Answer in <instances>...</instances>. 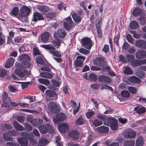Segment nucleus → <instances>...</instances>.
I'll use <instances>...</instances> for the list:
<instances>
[{"mask_svg": "<svg viewBox=\"0 0 146 146\" xmlns=\"http://www.w3.org/2000/svg\"><path fill=\"white\" fill-rule=\"evenodd\" d=\"M13 124L16 130L21 131L24 130L25 128L23 126L20 125L16 121H14L13 122Z\"/></svg>", "mask_w": 146, "mask_h": 146, "instance_id": "22", "label": "nucleus"}, {"mask_svg": "<svg viewBox=\"0 0 146 146\" xmlns=\"http://www.w3.org/2000/svg\"><path fill=\"white\" fill-rule=\"evenodd\" d=\"M137 46L140 48L146 49V42L142 40H137L135 42Z\"/></svg>", "mask_w": 146, "mask_h": 146, "instance_id": "20", "label": "nucleus"}, {"mask_svg": "<svg viewBox=\"0 0 146 146\" xmlns=\"http://www.w3.org/2000/svg\"><path fill=\"white\" fill-rule=\"evenodd\" d=\"M94 62L95 64L102 67L104 64V61L101 58H98L94 61Z\"/></svg>", "mask_w": 146, "mask_h": 146, "instance_id": "25", "label": "nucleus"}, {"mask_svg": "<svg viewBox=\"0 0 146 146\" xmlns=\"http://www.w3.org/2000/svg\"><path fill=\"white\" fill-rule=\"evenodd\" d=\"M136 57L137 59H143L146 58V51L144 50H138L136 53Z\"/></svg>", "mask_w": 146, "mask_h": 146, "instance_id": "15", "label": "nucleus"}, {"mask_svg": "<svg viewBox=\"0 0 146 146\" xmlns=\"http://www.w3.org/2000/svg\"><path fill=\"white\" fill-rule=\"evenodd\" d=\"M134 110L138 114H142L145 112L146 110L144 107L137 106L134 108Z\"/></svg>", "mask_w": 146, "mask_h": 146, "instance_id": "27", "label": "nucleus"}, {"mask_svg": "<svg viewBox=\"0 0 146 146\" xmlns=\"http://www.w3.org/2000/svg\"><path fill=\"white\" fill-rule=\"evenodd\" d=\"M19 60L22 62L25 68H29L31 65V64L29 61L30 58L27 54L21 55L19 56Z\"/></svg>", "mask_w": 146, "mask_h": 146, "instance_id": "4", "label": "nucleus"}, {"mask_svg": "<svg viewBox=\"0 0 146 146\" xmlns=\"http://www.w3.org/2000/svg\"><path fill=\"white\" fill-rule=\"evenodd\" d=\"M60 40L59 39H55L52 42L53 45L55 47H58L60 44Z\"/></svg>", "mask_w": 146, "mask_h": 146, "instance_id": "46", "label": "nucleus"}, {"mask_svg": "<svg viewBox=\"0 0 146 146\" xmlns=\"http://www.w3.org/2000/svg\"><path fill=\"white\" fill-rule=\"evenodd\" d=\"M57 34L60 37L64 38L66 35V31L64 29H59L58 30Z\"/></svg>", "mask_w": 146, "mask_h": 146, "instance_id": "28", "label": "nucleus"}, {"mask_svg": "<svg viewBox=\"0 0 146 146\" xmlns=\"http://www.w3.org/2000/svg\"><path fill=\"white\" fill-rule=\"evenodd\" d=\"M25 119V117L22 116L20 115L18 116L17 118V120L21 123L23 122L24 121Z\"/></svg>", "mask_w": 146, "mask_h": 146, "instance_id": "59", "label": "nucleus"}, {"mask_svg": "<svg viewBox=\"0 0 146 146\" xmlns=\"http://www.w3.org/2000/svg\"><path fill=\"white\" fill-rule=\"evenodd\" d=\"M130 28L133 29H134L139 27V24L136 21H133L130 23L129 25Z\"/></svg>", "mask_w": 146, "mask_h": 146, "instance_id": "35", "label": "nucleus"}, {"mask_svg": "<svg viewBox=\"0 0 146 146\" xmlns=\"http://www.w3.org/2000/svg\"><path fill=\"white\" fill-rule=\"evenodd\" d=\"M41 76L43 78L49 79L52 78L53 77L52 75L48 72H43L40 73Z\"/></svg>", "mask_w": 146, "mask_h": 146, "instance_id": "31", "label": "nucleus"}, {"mask_svg": "<svg viewBox=\"0 0 146 146\" xmlns=\"http://www.w3.org/2000/svg\"><path fill=\"white\" fill-rule=\"evenodd\" d=\"M42 19H43V17L42 15L39 13L36 12L34 13L32 20L36 22L38 19V20H41Z\"/></svg>", "mask_w": 146, "mask_h": 146, "instance_id": "21", "label": "nucleus"}, {"mask_svg": "<svg viewBox=\"0 0 146 146\" xmlns=\"http://www.w3.org/2000/svg\"><path fill=\"white\" fill-rule=\"evenodd\" d=\"M4 139L7 141H11L13 139V138L9 133H5L3 135Z\"/></svg>", "mask_w": 146, "mask_h": 146, "instance_id": "34", "label": "nucleus"}, {"mask_svg": "<svg viewBox=\"0 0 146 146\" xmlns=\"http://www.w3.org/2000/svg\"><path fill=\"white\" fill-rule=\"evenodd\" d=\"M50 35L49 33L48 32L44 33L40 35L41 40L44 42H48Z\"/></svg>", "mask_w": 146, "mask_h": 146, "instance_id": "17", "label": "nucleus"}, {"mask_svg": "<svg viewBox=\"0 0 146 146\" xmlns=\"http://www.w3.org/2000/svg\"><path fill=\"white\" fill-rule=\"evenodd\" d=\"M38 81L40 83L44 84L46 86L49 85L50 83L48 80L41 78L38 79Z\"/></svg>", "mask_w": 146, "mask_h": 146, "instance_id": "42", "label": "nucleus"}, {"mask_svg": "<svg viewBox=\"0 0 146 146\" xmlns=\"http://www.w3.org/2000/svg\"><path fill=\"white\" fill-rule=\"evenodd\" d=\"M87 73H85L83 75V78L84 79L86 80H91V74H90L89 75L88 78L87 77Z\"/></svg>", "mask_w": 146, "mask_h": 146, "instance_id": "63", "label": "nucleus"}, {"mask_svg": "<svg viewBox=\"0 0 146 146\" xmlns=\"http://www.w3.org/2000/svg\"><path fill=\"white\" fill-rule=\"evenodd\" d=\"M135 74L137 76L141 78H143L145 74V73L139 70H136Z\"/></svg>", "mask_w": 146, "mask_h": 146, "instance_id": "43", "label": "nucleus"}, {"mask_svg": "<svg viewBox=\"0 0 146 146\" xmlns=\"http://www.w3.org/2000/svg\"><path fill=\"white\" fill-rule=\"evenodd\" d=\"M91 40L90 38L85 37L82 40V45L86 48L90 50L91 47Z\"/></svg>", "mask_w": 146, "mask_h": 146, "instance_id": "10", "label": "nucleus"}, {"mask_svg": "<svg viewBox=\"0 0 146 146\" xmlns=\"http://www.w3.org/2000/svg\"><path fill=\"white\" fill-rule=\"evenodd\" d=\"M43 48L49 50L50 52L53 56L58 57H60L61 54L58 51H55V48L51 44L43 45H41Z\"/></svg>", "mask_w": 146, "mask_h": 146, "instance_id": "7", "label": "nucleus"}, {"mask_svg": "<svg viewBox=\"0 0 146 146\" xmlns=\"http://www.w3.org/2000/svg\"><path fill=\"white\" fill-rule=\"evenodd\" d=\"M24 125L27 131H29L32 130L33 129L32 127L28 123H25L24 124Z\"/></svg>", "mask_w": 146, "mask_h": 146, "instance_id": "51", "label": "nucleus"}, {"mask_svg": "<svg viewBox=\"0 0 146 146\" xmlns=\"http://www.w3.org/2000/svg\"><path fill=\"white\" fill-rule=\"evenodd\" d=\"M102 19L101 17H98L97 19L96 22V28L100 27V25L102 23Z\"/></svg>", "mask_w": 146, "mask_h": 146, "instance_id": "49", "label": "nucleus"}, {"mask_svg": "<svg viewBox=\"0 0 146 146\" xmlns=\"http://www.w3.org/2000/svg\"><path fill=\"white\" fill-rule=\"evenodd\" d=\"M143 144V142L142 138L139 137L137 139L136 141V145L137 146H142Z\"/></svg>", "mask_w": 146, "mask_h": 146, "instance_id": "44", "label": "nucleus"}, {"mask_svg": "<svg viewBox=\"0 0 146 146\" xmlns=\"http://www.w3.org/2000/svg\"><path fill=\"white\" fill-rule=\"evenodd\" d=\"M72 17L75 22H79L81 19L80 17L76 13H74L72 15Z\"/></svg>", "mask_w": 146, "mask_h": 146, "instance_id": "40", "label": "nucleus"}, {"mask_svg": "<svg viewBox=\"0 0 146 146\" xmlns=\"http://www.w3.org/2000/svg\"><path fill=\"white\" fill-rule=\"evenodd\" d=\"M49 143V141L46 139H40L38 145V146H44Z\"/></svg>", "mask_w": 146, "mask_h": 146, "instance_id": "33", "label": "nucleus"}, {"mask_svg": "<svg viewBox=\"0 0 146 146\" xmlns=\"http://www.w3.org/2000/svg\"><path fill=\"white\" fill-rule=\"evenodd\" d=\"M98 33V36L99 38H101L102 36V33L100 27L96 28Z\"/></svg>", "mask_w": 146, "mask_h": 146, "instance_id": "62", "label": "nucleus"}, {"mask_svg": "<svg viewBox=\"0 0 146 146\" xmlns=\"http://www.w3.org/2000/svg\"><path fill=\"white\" fill-rule=\"evenodd\" d=\"M127 39V40L132 44H133V43L134 38L133 37L129 34H128L126 36Z\"/></svg>", "mask_w": 146, "mask_h": 146, "instance_id": "50", "label": "nucleus"}, {"mask_svg": "<svg viewBox=\"0 0 146 146\" xmlns=\"http://www.w3.org/2000/svg\"><path fill=\"white\" fill-rule=\"evenodd\" d=\"M98 80L102 82L110 83L111 82L110 78L107 76H100L98 78Z\"/></svg>", "mask_w": 146, "mask_h": 146, "instance_id": "24", "label": "nucleus"}, {"mask_svg": "<svg viewBox=\"0 0 146 146\" xmlns=\"http://www.w3.org/2000/svg\"><path fill=\"white\" fill-rule=\"evenodd\" d=\"M22 138H18V141L20 144L21 146H27L28 144V141L27 140V139L30 141L31 144L32 146H36L37 144L36 141L33 139V135L31 133H27L26 132H22L21 133Z\"/></svg>", "mask_w": 146, "mask_h": 146, "instance_id": "1", "label": "nucleus"}, {"mask_svg": "<svg viewBox=\"0 0 146 146\" xmlns=\"http://www.w3.org/2000/svg\"><path fill=\"white\" fill-rule=\"evenodd\" d=\"M126 57L129 61H132L134 59V56L133 55L127 54L126 55Z\"/></svg>", "mask_w": 146, "mask_h": 146, "instance_id": "58", "label": "nucleus"}, {"mask_svg": "<svg viewBox=\"0 0 146 146\" xmlns=\"http://www.w3.org/2000/svg\"><path fill=\"white\" fill-rule=\"evenodd\" d=\"M45 93L49 97L54 96L56 97V93L53 91L48 90H46L45 92Z\"/></svg>", "mask_w": 146, "mask_h": 146, "instance_id": "45", "label": "nucleus"}, {"mask_svg": "<svg viewBox=\"0 0 146 146\" xmlns=\"http://www.w3.org/2000/svg\"><path fill=\"white\" fill-rule=\"evenodd\" d=\"M73 23L71 17H68L64 20L63 26L66 30H69L73 26Z\"/></svg>", "mask_w": 146, "mask_h": 146, "instance_id": "9", "label": "nucleus"}, {"mask_svg": "<svg viewBox=\"0 0 146 146\" xmlns=\"http://www.w3.org/2000/svg\"><path fill=\"white\" fill-rule=\"evenodd\" d=\"M69 136L72 137L73 140H76L78 137L79 133L78 131L76 130H73L70 133H68Z\"/></svg>", "mask_w": 146, "mask_h": 146, "instance_id": "19", "label": "nucleus"}, {"mask_svg": "<svg viewBox=\"0 0 146 146\" xmlns=\"http://www.w3.org/2000/svg\"><path fill=\"white\" fill-rule=\"evenodd\" d=\"M7 71L3 69H0V77H3L6 75Z\"/></svg>", "mask_w": 146, "mask_h": 146, "instance_id": "57", "label": "nucleus"}, {"mask_svg": "<svg viewBox=\"0 0 146 146\" xmlns=\"http://www.w3.org/2000/svg\"><path fill=\"white\" fill-rule=\"evenodd\" d=\"M85 122V120L82 116H80L76 120L75 123L76 125H80L83 124Z\"/></svg>", "mask_w": 146, "mask_h": 146, "instance_id": "30", "label": "nucleus"}, {"mask_svg": "<svg viewBox=\"0 0 146 146\" xmlns=\"http://www.w3.org/2000/svg\"><path fill=\"white\" fill-rule=\"evenodd\" d=\"M123 73L129 75L133 74V71L130 68L127 67L125 68Z\"/></svg>", "mask_w": 146, "mask_h": 146, "instance_id": "41", "label": "nucleus"}, {"mask_svg": "<svg viewBox=\"0 0 146 146\" xmlns=\"http://www.w3.org/2000/svg\"><path fill=\"white\" fill-rule=\"evenodd\" d=\"M36 8L41 13L48 12L50 10L47 7L43 5H38L36 6Z\"/></svg>", "mask_w": 146, "mask_h": 146, "instance_id": "18", "label": "nucleus"}, {"mask_svg": "<svg viewBox=\"0 0 146 146\" xmlns=\"http://www.w3.org/2000/svg\"><path fill=\"white\" fill-rule=\"evenodd\" d=\"M18 105L20 106L23 108H27L30 106L29 104L24 103H19Z\"/></svg>", "mask_w": 146, "mask_h": 146, "instance_id": "60", "label": "nucleus"}, {"mask_svg": "<svg viewBox=\"0 0 146 146\" xmlns=\"http://www.w3.org/2000/svg\"><path fill=\"white\" fill-rule=\"evenodd\" d=\"M139 60H133L131 62V65L133 66H137L140 65Z\"/></svg>", "mask_w": 146, "mask_h": 146, "instance_id": "54", "label": "nucleus"}, {"mask_svg": "<svg viewBox=\"0 0 146 146\" xmlns=\"http://www.w3.org/2000/svg\"><path fill=\"white\" fill-rule=\"evenodd\" d=\"M44 58L42 56H37L36 58V61L37 63L40 64H42L44 63Z\"/></svg>", "mask_w": 146, "mask_h": 146, "instance_id": "36", "label": "nucleus"}, {"mask_svg": "<svg viewBox=\"0 0 146 146\" xmlns=\"http://www.w3.org/2000/svg\"><path fill=\"white\" fill-rule=\"evenodd\" d=\"M1 97L4 103L2 104V107H6L9 106V104L11 103V100L8 97V94L6 92H4L2 94Z\"/></svg>", "mask_w": 146, "mask_h": 146, "instance_id": "8", "label": "nucleus"}, {"mask_svg": "<svg viewBox=\"0 0 146 146\" xmlns=\"http://www.w3.org/2000/svg\"><path fill=\"white\" fill-rule=\"evenodd\" d=\"M38 128L40 133L43 134L46 133L48 131L50 133H52L54 131V129L48 124H46V125H40Z\"/></svg>", "mask_w": 146, "mask_h": 146, "instance_id": "6", "label": "nucleus"}, {"mask_svg": "<svg viewBox=\"0 0 146 146\" xmlns=\"http://www.w3.org/2000/svg\"><path fill=\"white\" fill-rule=\"evenodd\" d=\"M135 132L131 129L126 130L124 133V136L127 138H133L136 136Z\"/></svg>", "mask_w": 146, "mask_h": 146, "instance_id": "12", "label": "nucleus"}, {"mask_svg": "<svg viewBox=\"0 0 146 146\" xmlns=\"http://www.w3.org/2000/svg\"><path fill=\"white\" fill-rule=\"evenodd\" d=\"M14 62V59L13 58H10L8 59L5 64V67L7 68L11 67L13 65Z\"/></svg>", "mask_w": 146, "mask_h": 146, "instance_id": "23", "label": "nucleus"}, {"mask_svg": "<svg viewBox=\"0 0 146 146\" xmlns=\"http://www.w3.org/2000/svg\"><path fill=\"white\" fill-rule=\"evenodd\" d=\"M19 9L17 7H14L12 10V14L15 16H18V17L19 18Z\"/></svg>", "mask_w": 146, "mask_h": 146, "instance_id": "39", "label": "nucleus"}, {"mask_svg": "<svg viewBox=\"0 0 146 146\" xmlns=\"http://www.w3.org/2000/svg\"><path fill=\"white\" fill-rule=\"evenodd\" d=\"M99 117L103 120L104 124L110 125L111 128L113 130H115L118 128L117 121L114 118L111 117L107 118L105 115H101Z\"/></svg>", "mask_w": 146, "mask_h": 146, "instance_id": "2", "label": "nucleus"}, {"mask_svg": "<svg viewBox=\"0 0 146 146\" xmlns=\"http://www.w3.org/2000/svg\"><path fill=\"white\" fill-rule=\"evenodd\" d=\"M101 115H101L98 116V119H96L94 120L93 124L95 126L97 127L99 126L102 124V121H103V120L99 117V116Z\"/></svg>", "mask_w": 146, "mask_h": 146, "instance_id": "29", "label": "nucleus"}, {"mask_svg": "<svg viewBox=\"0 0 146 146\" xmlns=\"http://www.w3.org/2000/svg\"><path fill=\"white\" fill-rule=\"evenodd\" d=\"M129 81L133 83H138L140 82V79L135 76H131L129 79Z\"/></svg>", "mask_w": 146, "mask_h": 146, "instance_id": "38", "label": "nucleus"}, {"mask_svg": "<svg viewBox=\"0 0 146 146\" xmlns=\"http://www.w3.org/2000/svg\"><path fill=\"white\" fill-rule=\"evenodd\" d=\"M5 42L4 36L2 33H0V46L3 44Z\"/></svg>", "mask_w": 146, "mask_h": 146, "instance_id": "52", "label": "nucleus"}, {"mask_svg": "<svg viewBox=\"0 0 146 146\" xmlns=\"http://www.w3.org/2000/svg\"><path fill=\"white\" fill-rule=\"evenodd\" d=\"M141 11L139 8L137 7L133 10V14L134 16H137L141 14Z\"/></svg>", "mask_w": 146, "mask_h": 146, "instance_id": "37", "label": "nucleus"}, {"mask_svg": "<svg viewBox=\"0 0 146 146\" xmlns=\"http://www.w3.org/2000/svg\"><path fill=\"white\" fill-rule=\"evenodd\" d=\"M96 130L101 133H106L108 131V128L107 127L104 126H102L97 128Z\"/></svg>", "mask_w": 146, "mask_h": 146, "instance_id": "26", "label": "nucleus"}, {"mask_svg": "<svg viewBox=\"0 0 146 146\" xmlns=\"http://www.w3.org/2000/svg\"><path fill=\"white\" fill-rule=\"evenodd\" d=\"M109 49V47L108 45L106 44L104 45V48L103 49V50L105 53L107 52Z\"/></svg>", "mask_w": 146, "mask_h": 146, "instance_id": "64", "label": "nucleus"}, {"mask_svg": "<svg viewBox=\"0 0 146 146\" xmlns=\"http://www.w3.org/2000/svg\"><path fill=\"white\" fill-rule=\"evenodd\" d=\"M30 9L26 6H23L20 9L19 14V18L22 19L28 16L30 12Z\"/></svg>", "mask_w": 146, "mask_h": 146, "instance_id": "5", "label": "nucleus"}, {"mask_svg": "<svg viewBox=\"0 0 146 146\" xmlns=\"http://www.w3.org/2000/svg\"><path fill=\"white\" fill-rule=\"evenodd\" d=\"M59 107L58 105L54 102H51L48 104V108L51 112H56L57 111V108Z\"/></svg>", "mask_w": 146, "mask_h": 146, "instance_id": "14", "label": "nucleus"}, {"mask_svg": "<svg viewBox=\"0 0 146 146\" xmlns=\"http://www.w3.org/2000/svg\"><path fill=\"white\" fill-rule=\"evenodd\" d=\"M58 25V24L56 23H54V24L52 23L51 24L52 26L48 27V30L50 31L51 30L53 27L56 28V27Z\"/></svg>", "mask_w": 146, "mask_h": 146, "instance_id": "61", "label": "nucleus"}, {"mask_svg": "<svg viewBox=\"0 0 146 146\" xmlns=\"http://www.w3.org/2000/svg\"><path fill=\"white\" fill-rule=\"evenodd\" d=\"M15 70V74L20 78L26 77L30 74V72L26 70L25 66L22 64L16 63Z\"/></svg>", "mask_w": 146, "mask_h": 146, "instance_id": "3", "label": "nucleus"}, {"mask_svg": "<svg viewBox=\"0 0 146 146\" xmlns=\"http://www.w3.org/2000/svg\"><path fill=\"white\" fill-rule=\"evenodd\" d=\"M128 90L130 93L132 94H135L137 93V91L136 88L133 86H130L128 88Z\"/></svg>", "mask_w": 146, "mask_h": 146, "instance_id": "47", "label": "nucleus"}, {"mask_svg": "<svg viewBox=\"0 0 146 146\" xmlns=\"http://www.w3.org/2000/svg\"><path fill=\"white\" fill-rule=\"evenodd\" d=\"M139 22L142 25L146 24V18L144 17H141L137 19Z\"/></svg>", "mask_w": 146, "mask_h": 146, "instance_id": "48", "label": "nucleus"}, {"mask_svg": "<svg viewBox=\"0 0 146 146\" xmlns=\"http://www.w3.org/2000/svg\"><path fill=\"white\" fill-rule=\"evenodd\" d=\"M85 58V57L81 56H77L74 62L75 67H82Z\"/></svg>", "mask_w": 146, "mask_h": 146, "instance_id": "11", "label": "nucleus"}, {"mask_svg": "<svg viewBox=\"0 0 146 146\" xmlns=\"http://www.w3.org/2000/svg\"><path fill=\"white\" fill-rule=\"evenodd\" d=\"M36 121L35 122V123H34V126H37L38 125H40L43 122V120L41 119H36Z\"/></svg>", "mask_w": 146, "mask_h": 146, "instance_id": "56", "label": "nucleus"}, {"mask_svg": "<svg viewBox=\"0 0 146 146\" xmlns=\"http://www.w3.org/2000/svg\"><path fill=\"white\" fill-rule=\"evenodd\" d=\"M135 141L133 139H130L125 141L124 143V146H133Z\"/></svg>", "mask_w": 146, "mask_h": 146, "instance_id": "32", "label": "nucleus"}, {"mask_svg": "<svg viewBox=\"0 0 146 146\" xmlns=\"http://www.w3.org/2000/svg\"><path fill=\"white\" fill-rule=\"evenodd\" d=\"M27 121L32 124L34 126V123H35V121H36V119H34L31 117H28L27 118Z\"/></svg>", "mask_w": 146, "mask_h": 146, "instance_id": "53", "label": "nucleus"}, {"mask_svg": "<svg viewBox=\"0 0 146 146\" xmlns=\"http://www.w3.org/2000/svg\"><path fill=\"white\" fill-rule=\"evenodd\" d=\"M66 119L65 115L62 113H60L56 115L55 117L53 119L54 123H58L59 121L64 120Z\"/></svg>", "mask_w": 146, "mask_h": 146, "instance_id": "13", "label": "nucleus"}, {"mask_svg": "<svg viewBox=\"0 0 146 146\" xmlns=\"http://www.w3.org/2000/svg\"><path fill=\"white\" fill-rule=\"evenodd\" d=\"M121 94L122 96L125 97H128L130 96L129 93L127 91H123L121 92Z\"/></svg>", "mask_w": 146, "mask_h": 146, "instance_id": "55", "label": "nucleus"}, {"mask_svg": "<svg viewBox=\"0 0 146 146\" xmlns=\"http://www.w3.org/2000/svg\"><path fill=\"white\" fill-rule=\"evenodd\" d=\"M58 129L60 131L62 132H66L69 130L68 124L66 123H63L59 125Z\"/></svg>", "mask_w": 146, "mask_h": 146, "instance_id": "16", "label": "nucleus"}]
</instances>
